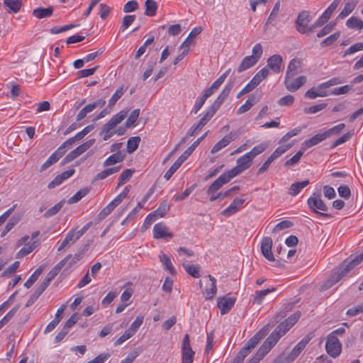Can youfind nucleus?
I'll return each mask as SVG.
<instances>
[{"instance_id": "nucleus-1", "label": "nucleus", "mask_w": 363, "mask_h": 363, "mask_svg": "<svg viewBox=\"0 0 363 363\" xmlns=\"http://www.w3.org/2000/svg\"><path fill=\"white\" fill-rule=\"evenodd\" d=\"M363 260V252L354 257L351 256L346 259L336 270L334 271L330 277L325 281L323 289H327L332 287L338 282L342 278L346 277L356 266Z\"/></svg>"}, {"instance_id": "nucleus-2", "label": "nucleus", "mask_w": 363, "mask_h": 363, "mask_svg": "<svg viewBox=\"0 0 363 363\" xmlns=\"http://www.w3.org/2000/svg\"><path fill=\"white\" fill-rule=\"evenodd\" d=\"M207 132L198 138L190 147L186 150V151L177 158V160L173 163L169 169L165 172L164 177L169 180L174 172L180 167L182 163L190 156L194 149L199 145V144L206 138Z\"/></svg>"}, {"instance_id": "nucleus-3", "label": "nucleus", "mask_w": 363, "mask_h": 363, "mask_svg": "<svg viewBox=\"0 0 363 363\" xmlns=\"http://www.w3.org/2000/svg\"><path fill=\"white\" fill-rule=\"evenodd\" d=\"M307 203L310 210L315 213L319 218H330V214L318 211V210L322 211H328L327 206L321 199L320 192H314L313 195L308 199Z\"/></svg>"}, {"instance_id": "nucleus-4", "label": "nucleus", "mask_w": 363, "mask_h": 363, "mask_svg": "<svg viewBox=\"0 0 363 363\" xmlns=\"http://www.w3.org/2000/svg\"><path fill=\"white\" fill-rule=\"evenodd\" d=\"M128 113V110L121 111L103 125L102 133H105L104 140H108L113 135V130L127 116Z\"/></svg>"}, {"instance_id": "nucleus-5", "label": "nucleus", "mask_w": 363, "mask_h": 363, "mask_svg": "<svg viewBox=\"0 0 363 363\" xmlns=\"http://www.w3.org/2000/svg\"><path fill=\"white\" fill-rule=\"evenodd\" d=\"M129 193V187L125 186L123 190L114 198L106 207H104L100 212L99 216L101 219H104L117 207L123 200L127 196Z\"/></svg>"}, {"instance_id": "nucleus-6", "label": "nucleus", "mask_w": 363, "mask_h": 363, "mask_svg": "<svg viewBox=\"0 0 363 363\" xmlns=\"http://www.w3.org/2000/svg\"><path fill=\"white\" fill-rule=\"evenodd\" d=\"M252 161L253 159L247 152L238 158L236 160V166L228 172L234 178L247 169L251 166Z\"/></svg>"}, {"instance_id": "nucleus-7", "label": "nucleus", "mask_w": 363, "mask_h": 363, "mask_svg": "<svg viewBox=\"0 0 363 363\" xmlns=\"http://www.w3.org/2000/svg\"><path fill=\"white\" fill-rule=\"evenodd\" d=\"M181 363H193L196 352L192 350L190 344L189 335L185 334L181 345Z\"/></svg>"}, {"instance_id": "nucleus-8", "label": "nucleus", "mask_w": 363, "mask_h": 363, "mask_svg": "<svg viewBox=\"0 0 363 363\" xmlns=\"http://www.w3.org/2000/svg\"><path fill=\"white\" fill-rule=\"evenodd\" d=\"M290 145H284L278 147L272 155L266 160V161L262 164V165L259 168L257 174L261 175L266 172L271 164L280 156H281L284 153H285L289 148Z\"/></svg>"}, {"instance_id": "nucleus-9", "label": "nucleus", "mask_w": 363, "mask_h": 363, "mask_svg": "<svg viewBox=\"0 0 363 363\" xmlns=\"http://www.w3.org/2000/svg\"><path fill=\"white\" fill-rule=\"evenodd\" d=\"M325 350L331 357H337L342 352V344L336 336L328 335L325 343Z\"/></svg>"}, {"instance_id": "nucleus-10", "label": "nucleus", "mask_w": 363, "mask_h": 363, "mask_svg": "<svg viewBox=\"0 0 363 363\" xmlns=\"http://www.w3.org/2000/svg\"><path fill=\"white\" fill-rule=\"evenodd\" d=\"M309 12L307 11H301L296 21V30L298 33L304 34L306 33H311L313 30V26L310 28L308 27V24L310 22Z\"/></svg>"}, {"instance_id": "nucleus-11", "label": "nucleus", "mask_w": 363, "mask_h": 363, "mask_svg": "<svg viewBox=\"0 0 363 363\" xmlns=\"http://www.w3.org/2000/svg\"><path fill=\"white\" fill-rule=\"evenodd\" d=\"M300 318L298 313H294L288 318L280 323L274 329L281 337L284 336L298 321Z\"/></svg>"}, {"instance_id": "nucleus-12", "label": "nucleus", "mask_w": 363, "mask_h": 363, "mask_svg": "<svg viewBox=\"0 0 363 363\" xmlns=\"http://www.w3.org/2000/svg\"><path fill=\"white\" fill-rule=\"evenodd\" d=\"M264 67H267V70L270 69L275 74L280 73L284 69L283 57L279 54L270 56L267 59V65Z\"/></svg>"}, {"instance_id": "nucleus-13", "label": "nucleus", "mask_w": 363, "mask_h": 363, "mask_svg": "<svg viewBox=\"0 0 363 363\" xmlns=\"http://www.w3.org/2000/svg\"><path fill=\"white\" fill-rule=\"evenodd\" d=\"M233 177L227 171L220 174L208 188L207 194H215L223 185L229 182Z\"/></svg>"}, {"instance_id": "nucleus-14", "label": "nucleus", "mask_w": 363, "mask_h": 363, "mask_svg": "<svg viewBox=\"0 0 363 363\" xmlns=\"http://www.w3.org/2000/svg\"><path fill=\"white\" fill-rule=\"evenodd\" d=\"M311 338L308 336L304 337L293 348L291 352L286 356L285 360L287 363L294 362L306 348L309 343Z\"/></svg>"}, {"instance_id": "nucleus-15", "label": "nucleus", "mask_w": 363, "mask_h": 363, "mask_svg": "<svg viewBox=\"0 0 363 363\" xmlns=\"http://www.w3.org/2000/svg\"><path fill=\"white\" fill-rule=\"evenodd\" d=\"M153 238L155 239H171L174 235L169 231V228L163 223H156L152 230Z\"/></svg>"}, {"instance_id": "nucleus-16", "label": "nucleus", "mask_w": 363, "mask_h": 363, "mask_svg": "<svg viewBox=\"0 0 363 363\" xmlns=\"http://www.w3.org/2000/svg\"><path fill=\"white\" fill-rule=\"evenodd\" d=\"M306 82V76H300L295 79H293V77H285L284 85L288 91L294 92L304 85Z\"/></svg>"}, {"instance_id": "nucleus-17", "label": "nucleus", "mask_w": 363, "mask_h": 363, "mask_svg": "<svg viewBox=\"0 0 363 363\" xmlns=\"http://www.w3.org/2000/svg\"><path fill=\"white\" fill-rule=\"evenodd\" d=\"M272 239L270 237H264L260 243V250L262 255L269 262L274 261V257L272 252Z\"/></svg>"}, {"instance_id": "nucleus-18", "label": "nucleus", "mask_w": 363, "mask_h": 363, "mask_svg": "<svg viewBox=\"0 0 363 363\" xmlns=\"http://www.w3.org/2000/svg\"><path fill=\"white\" fill-rule=\"evenodd\" d=\"M232 85L231 84H226L222 91L220 93L218 96L216 98V99L214 101L213 104L208 108V109L211 111L213 114L216 113L218 109L220 108L221 104L223 103L225 99L227 98V96L229 95L231 89H232Z\"/></svg>"}, {"instance_id": "nucleus-19", "label": "nucleus", "mask_w": 363, "mask_h": 363, "mask_svg": "<svg viewBox=\"0 0 363 363\" xmlns=\"http://www.w3.org/2000/svg\"><path fill=\"white\" fill-rule=\"evenodd\" d=\"M245 202V199L235 198L228 207L222 211L221 214L225 217H230L241 210Z\"/></svg>"}, {"instance_id": "nucleus-20", "label": "nucleus", "mask_w": 363, "mask_h": 363, "mask_svg": "<svg viewBox=\"0 0 363 363\" xmlns=\"http://www.w3.org/2000/svg\"><path fill=\"white\" fill-rule=\"evenodd\" d=\"M236 298L234 297L222 296L217 299V306L220 311V314L228 313L235 305Z\"/></svg>"}, {"instance_id": "nucleus-21", "label": "nucleus", "mask_w": 363, "mask_h": 363, "mask_svg": "<svg viewBox=\"0 0 363 363\" xmlns=\"http://www.w3.org/2000/svg\"><path fill=\"white\" fill-rule=\"evenodd\" d=\"M106 104V101L104 99H100L91 104H89L84 106L77 114V121H80L84 118L86 115L93 111L97 107H103Z\"/></svg>"}, {"instance_id": "nucleus-22", "label": "nucleus", "mask_w": 363, "mask_h": 363, "mask_svg": "<svg viewBox=\"0 0 363 363\" xmlns=\"http://www.w3.org/2000/svg\"><path fill=\"white\" fill-rule=\"evenodd\" d=\"M206 279H208V281L206 284V289L202 293L203 297L206 300H209L213 298L217 293L216 279L210 274L206 277Z\"/></svg>"}, {"instance_id": "nucleus-23", "label": "nucleus", "mask_w": 363, "mask_h": 363, "mask_svg": "<svg viewBox=\"0 0 363 363\" xmlns=\"http://www.w3.org/2000/svg\"><path fill=\"white\" fill-rule=\"evenodd\" d=\"M82 255L80 253H77L74 255H69L65 258L62 259L59 263H57L54 268L60 272V271L66 265L67 267H71L73 264L78 262L82 259Z\"/></svg>"}, {"instance_id": "nucleus-24", "label": "nucleus", "mask_w": 363, "mask_h": 363, "mask_svg": "<svg viewBox=\"0 0 363 363\" xmlns=\"http://www.w3.org/2000/svg\"><path fill=\"white\" fill-rule=\"evenodd\" d=\"M327 96H328V92L325 90V87L322 86V84L316 87L314 86L309 89L305 93V97L309 99H314L317 97H325Z\"/></svg>"}, {"instance_id": "nucleus-25", "label": "nucleus", "mask_w": 363, "mask_h": 363, "mask_svg": "<svg viewBox=\"0 0 363 363\" xmlns=\"http://www.w3.org/2000/svg\"><path fill=\"white\" fill-rule=\"evenodd\" d=\"M235 140L232 133L224 136L221 140L216 143L212 147L211 152L215 154L220 151L221 149L228 146L232 141Z\"/></svg>"}, {"instance_id": "nucleus-26", "label": "nucleus", "mask_w": 363, "mask_h": 363, "mask_svg": "<svg viewBox=\"0 0 363 363\" xmlns=\"http://www.w3.org/2000/svg\"><path fill=\"white\" fill-rule=\"evenodd\" d=\"M325 139H326V137H325V135L324 133L315 134L311 138L306 140L302 143L301 148L303 149V150H306L308 148H310L313 146H315V145L319 144L320 143L323 142Z\"/></svg>"}, {"instance_id": "nucleus-27", "label": "nucleus", "mask_w": 363, "mask_h": 363, "mask_svg": "<svg viewBox=\"0 0 363 363\" xmlns=\"http://www.w3.org/2000/svg\"><path fill=\"white\" fill-rule=\"evenodd\" d=\"M159 259L166 271H167L172 275H175L177 274V271L173 266L169 255L161 252L159 255Z\"/></svg>"}, {"instance_id": "nucleus-28", "label": "nucleus", "mask_w": 363, "mask_h": 363, "mask_svg": "<svg viewBox=\"0 0 363 363\" xmlns=\"http://www.w3.org/2000/svg\"><path fill=\"white\" fill-rule=\"evenodd\" d=\"M259 101V98L254 94L250 95L245 103L237 110V114L240 115L248 111L255 104Z\"/></svg>"}, {"instance_id": "nucleus-29", "label": "nucleus", "mask_w": 363, "mask_h": 363, "mask_svg": "<svg viewBox=\"0 0 363 363\" xmlns=\"http://www.w3.org/2000/svg\"><path fill=\"white\" fill-rule=\"evenodd\" d=\"M310 184L309 180L306 179L302 182H294L291 184L288 190V194L291 196H297L302 189Z\"/></svg>"}, {"instance_id": "nucleus-30", "label": "nucleus", "mask_w": 363, "mask_h": 363, "mask_svg": "<svg viewBox=\"0 0 363 363\" xmlns=\"http://www.w3.org/2000/svg\"><path fill=\"white\" fill-rule=\"evenodd\" d=\"M357 4V0H350L349 2L346 3L343 9L337 16V19L342 20L348 16L354 10Z\"/></svg>"}, {"instance_id": "nucleus-31", "label": "nucleus", "mask_w": 363, "mask_h": 363, "mask_svg": "<svg viewBox=\"0 0 363 363\" xmlns=\"http://www.w3.org/2000/svg\"><path fill=\"white\" fill-rule=\"evenodd\" d=\"M58 274V272L53 267L47 274V277L38 284L37 288L43 292L50 285L51 281Z\"/></svg>"}, {"instance_id": "nucleus-32", "label": "nucleus", "mask_w": 363, "mask_h": 363, "mask_svg": "<svg viewBox=\"0 0 363 363\" xmlns=\"http://www.w3.org/2000/svg\"><path fill=\"white\" fill-rule=\"evenodd\" d=\"M257 62H257L256 60H255V58L253 57H250L249 55L246 56L242 59L240 64L238 67L237 72L238 73H241V72L252 67Z\"/></svg>"}, {"instance_id": "nucleus-33", "label": "nucleus", "mask_w": 363, "mask_h": 363, "mask_svg": "<svg viewBox=\"0 0 363 363\" xmlns=\"http://www.w3.org/2000/svg\"><path fill=\"white\" fill-rule=\"evenodd\" d=\"M266 331L267 330L264 328L261 329L248 340L245 345L251 350L254 349L265 336Z\"/></svg>"}, {"instance_id": "nucleus-34", "label": "nucleus", "mask_w": 363, "mask_h": 363, "mask_svg": "<svg viewBox=\"0 0 363 363\" xmlns=\"http://www.w3.org/2000/svg\"><path fill=\"white\" fill-rule=\"evenodd\" d=\"M269 75V70L267 67H263L260 69L250 80L251 84L255 87L258 86L264 79H265Z\"/></svg>"}, {"instance_id": "nucleus-35", "label": "nucleus", "mask_w": 363, "mask_h": 363, "mask_svg": "<svg viewBox=\"0 0 363 363\" xmlns=\"http://www.w3.org/2000/svg\"><path fill=\"white\" fill-rule=\"evenodd\" d=\"M53 13V8L49 6L48 8L38 7L33 11V15L39 19L50 17Z\"/></svg>"}, {"instance_id": "nucleus-36", "label": "nucleus", "mask_w": 363, "mask_h": 363, "mask_svg": "<svg viewBox=\"0 0 363 363\" xmlns=\"http://www.w3.org/2000/svg\"><path fill=\"white\" fill-rule=\"evenodd\" d=\"M22 0H4V4L9 9V13H16L22 6Z\"/></svg>"}, {"instance_id": "nucleus-37", "label": "nucleus", "mask_w": 363, "mask_h": 363, "mask_svg": "<svg viewBox=\"0 0 363 363\" xmlns=\"http://www.w3.org/2000/svg\"><path fill=\"white\" fill-rule=\"evenodd\" d=\"M281 337V335L278 334L277 331L274 330L262 345L265 346L268 350H271Z\"/></svg>"}, {"instance_id": "nucleus-38", "label": "nucleus", "mask_w": 363, "mask_h": 363, "mask_svg": "<svg viewBox=\"0 0 363 363\" xmlns=\"http://www.w3.org/2000/svg\"><path fill=\"white\" fill-rule=\"evenodd\" d=\"M120 170V167H113L107 168L101 172L98 173L94 179V182H97L99 180H103L108 177L111 176V174H113L116 172H118Z\"/></svg>"}, {"instance_id": "nucleus-39", "label": "nucleus", "mask_w": 363, "mask_h": 363, "mask_svg": "<svg viewBox=\"0 0 363 363\" xmlns=\"http://www.w3.org/2000/svg\"><path fill=\"white\" fill-rule=\"evenodd\" d=\"M346 26L350 29L362 30L363 28V21L357 16H352L346 21Z\"/></svg>"}, {"instance_id": "nucleus-40", "label": "nucleus", "mask_w": 363, "mask_h": 363, "mask_svg": "<svg viewBox=\"0 0 363 363\" xmlns=\"http://www.w3.org/2000/svg\"><path fill=\"white\" fill-rule=\"evenodd\" d=\"M38 242L36 241L33 242L31 244L28 243L26 247H22L16 255V259H21L28 254L31 253L38 246Z\"/></svg>"}, {"instance_id": "nucleus-41", "label": "nucleus", "mask_w": 363, "mask_h": 363, "mask_svg": "<svg viewBox=\"0 0 363 363\" xmlns=\"http://www.w3.org/2000/svg\"><path fill=\"white\" fill-rule=\"evenodd\" d=\"M124 155L121 152H118L115 154L110 155L103 163L104 167L113 165L116 163L121 162L123 160Z\"/></svg>"}, {"instance_id": "nucleus-42", "label": "nucleus", "mask_w": 363, "mask_h": 363, "mask_svg": "<svg viewBox=\"0 0 363 363\" xmlns=\"http://www.w3.org/2000/svg\"><path fill=\"white\" fill-rule=\"evenodd\" d=\"M300 65V60L297 59H292L288 65L285 77H294L296 75V71Z\"/></svg>"}, {"instance_id": "nucleus-43", "label": "nucleus", "mask_w": 363, "mask_h": 363, "mask_svg": "<svg viewBox=\"0 0 363 363\" xmlns=\"http://www.w3.org/2000/svg\"><path fill=\"white\" fill-rule=\"evenodd\" d=\"M182 266L187 274L194 278H199L200 277V266L199 264H189L182 262Z\"/></svg>"}, {"instance_id": "nucleus-44", "label": "nucleus", "mask_w": 363, "mask_h": 363, "mask_svg": "<svg viewBox=\"0 0 363 363\" xmlns=\"http://www.w3.org/2000/svg\"><path fill=\"white\" fill-rule=\"evenodd\" d=\"M44 269L43 266L39 267L35 271L30 275L24 284V286L29 289L38 279Z\"/></svg>"}, {"instance_id": "nucleus-45", "label": "nucleus", "mask_w": 363, "mask_h": 363, "mask_svg": "<svg viewBox=\"0 0 363 363\" xmlns=\"http://www.w3.org/2000/svg\"><path fill=\"white\" fill-rule=\"evenodd\" d=\"M140 138L139 136H135L130 138L127 141V152L128 153H133L135 151L140 144Z\"/></svg>"}, {"instance_id": "nucleus-46", "label": "nucleus", "mask_w": 363, "mask_h": 363, "mask_svg": "<svg viewBox=\"0 0 363 363\" xmlns=\"http://www.w3.org/2000/svg\"><path fill=\"white\" fill-rule=\"evenodd\" d=\"M274 291V288L272 289H267L264 290L257 291L253 298V302L257 304H261L264 297L267 296L269 293Z\"/></svg>"}, {"instance_id": "nucleus-47", "label": "nucleus", "mask_w": 363, "mask_h": 363, "mask_svg": "<svg viewBox=\"0 0 363 363\" xmlns=\"http://www.w3.org/2000/svg\"><path fill=\"white\" fill-rule=\"evenodd\" d=\"M72 145L70 144L69 140H65L54 152L57 160H59L67 151V150L70 149Z\"/></svg>"}, {"instance_id": "nucleus-48", "label": "nucleus", "mask_w": 363, "mask_h": 363, "mask_svg": "<svg viewBox=\"0 0 363 363\" xmlns=\"http://www.w3.org/2000/svg\"><path fill=\"white\" fill-rule=\"evenodd\" d=\"M214 115L215 114H213L211 111L207 109L203 114L201 118L196 123H195L196 126L199 130H201L202 128L206 125V124L213 118Z\"/></svg>"}, {"instance_id": "nucleus-49", "label": "nucleus", "mask_w": 363, "mask_h": 363, "mask_svg": "<svg viewBox=\"0 0 363 363\" xmlns=\"http://www.w3.org/2000/svg\"><path fill=\"white\" fill-rule=\"evenodd\" d=\"M157 9V5L154 0L145 1V12L148 16H154Z\"/></svg>"}, {"instance_id": "nucleus-50", "label": "nucleus", "mask_w": 363, "mask_h": 363, "mask_svg": "<svg viewBox=\"0 0 363 363\" xmlns=\"http://www.w3.org/2000/svg\"><path fill=\"white\" fill-rule=\"evenodd\" d=\"M267 148V144L265 143H262L256 146H255L250 152L247 153L251 156V157L254 160V158L264 152Z\"/></svg>"}, {"instance_id": "nucleus-51", "label": "nucleus", "mask_w": 363, "mask_h": 363, "mask_svg": "<svg viewBox=\"0 0 363 363\" xmlns=\"http://www.w3.org/2000/svg\"><path fill=\"white\" fill-rule=\"evenodd\" d=\"M140 115V109L136 108L133 110L130 116H128V119L125 122V128H130L134 125L135 123L137 121L138 117Z\"/></svg>"}, {"instance_id": "nucleus-52", "label": "nucleus", "mask_w": 363, "mask_h": 363, "mask_svg": "<svg viewBox=\"0 0 363 363\" xmlns=\"http://www.w3.org/2000/svg\"><path fill=\"white\" fill-rule=\"evenodd\" d=\"M125 90L123 86H121L116 90L108 101V107L112 108L118 101V100L123 95Z\"/></svg>"}, {"instance_id": "nucleus-53", "label": "nucleus", "mask_w": 363, "mask_h": 363, "mask_svg": "<svg viewBox=\"0 0 363 363\" xmlns=\"http://www.w3.org/2000/svg\"><path fill=\"white\" fill-rule=\"evenodd\" d=\"M89 193L88 189H82L76 192L72 197L68 200L69 203H74L80 201Z\"/></svg>"}, {"instance_id": "nucleus-54", "label": "nucleus", "mask_w": 363, "mask_h": 363, "mask_svg": "<svg viewBox=\"0 0 363 363\" xmlns=\"http://www.w3.org/2000/svg\"><path fill=\"white\" fill-rule=\"evenodd\" d=\"M143 320L144 316H137L135 320L131 323L130 326L127 330H129L134 335L137 330H138V328L142 325Z\"/></svg>"}, {"instance_id": "nucleus-55", "label": "nucleus", "mask_w": 363, "mask_h": 363, "mask_svg": "<svg viewBox=\"0 0 363 363\" xmlns=\"http://www.w3.org/2000/svg\"><path fill=\"white\" fill-rule=\"evenodd\" d=\"M363 50V42L357 43L345 50L343 57L352 55L357 52Z\"/></svg>"}, {"instance_id": "nucleus-56", "label": "nucleus", "mask_w": 363, "mask_h": 363, "mask_svg": "<svg viewBox=\"0 0 363 363\" xmlns=\"http://www.w3.org/2000/svg\"><path fill=\"white\" fill-rule=\"evenodd\" d=\"M340 32H335L327 37L320 43L321 47H326L333 45L340 38Z\"/></svg>"}, {"instance_id": "nucleus-57", "label": "nucleus", "mask_w": 363, "mask_h": 363, "mask_svg": "<svg viewBox=\"0 0 363 363\" xmlns=\"http://www.w3.org/2000/svg\"><path fill=\"white\" fill-rule=\"evenodd\" d=\"M345 125L344 123H339L338 125L325 130L324 133L326 138L333 135H338L345 128Z\"/></svg>"}, {"instance_id": "nucleus-58", "label": "nucleus", "mask_w": 363, "mask_h": 363, "mask_svg": "<svg viewBox=\"0 0 363 363\" xmlns=\"http://www.w3.org/2000/svg\"><path fill=\"white\" fill-rule=\"evenodd\" d=\"M303 149L298 150L291 158L285 162L286 167H292L296 165L300 160L303 154Z\"/></svg>"}, {"instance_id": "nucleus-59", "label": "nucleus", "mask_w": 363, "mask_h": 363, "mask_svg": "<svg viewBox=\"0 0 363 363\" xmlns=\"http://www.w3.org/2000/svg\"><path fill=\"white\" fill-rule=\"evenodd\" d=\"M263 54V48L260 43H257L254 45L252 50V55L250 57H253L257 62H259Z\"/></svg>"}, {"instance_id": "nucleus-60", "label": "nucleus", "mask_w": 363, "mask_h": 363, "mask_svg": "<svg viewBox=\"0 0 363 363\" xmlns=\"http://www.w3.org/2000/svg\"><path fill=\"white\" fill-rule=\"evenodd\" d=\"M280 9V1H278L274 6V8L266 21V26L271 24L277 18Z\"/></svg>"}, {"instance_id": "nucleus-61", "label": "nucleus", "mask_w": 363, "mask_h": 363, "mask_svg": "<svg viewBox=\"0 0 363 363\" xmlns=\"http://www.w3.org/2000/svg\"><path fill=\"white\" fill-rule=\"evenodd\" d=\"M169 209V206L165 202H164L161 203L160 206L152 213H154V215L156 216L157 218H162L166 214Z\"/></svg>"}, {"instance_id": "nucleus-62", "label": "nucleus", "mask_w": 363, "mask_h": 363, "mask_svg": "<svg viewBox=\"0 0 363 363\" xmlns=\"http://www.w3.org/2000/svg\"><path fill=\"white\" fill-rule=\"evenodd\" d=\"M95 143L94 139H91L75 148L79 156L89 150Z\"/></svg>"}, {"instance_id": "nucleus-63", "label": "nucleus", "mask_w": 363, "mask_h": 363, "mask_svg": "<svg viewBox=\"0 0 363 363\" xmlns=\"http://www.w3.org/2000/svg\"><path fill=\"white\" fill-rule=\"evenodd\" d=\"M135 20V15H127L123 17L122 25L121 26V30H125Z\"/></svg>"}, {"instance_id": "nucleus-64", "label": "nucleus", "mask_w": 363, "mask_h": 363, "mask_svg": "<svg viewBox=\"0 0 363 363\" xmlns=\"http://www.w3.org/2000/svg\"><path fill=\"white\" fill-rule=\"evenodd\" d=\"M363 313V303L349 308L346 314L349 316H355Z\"/></svg>"}]
</instances>
